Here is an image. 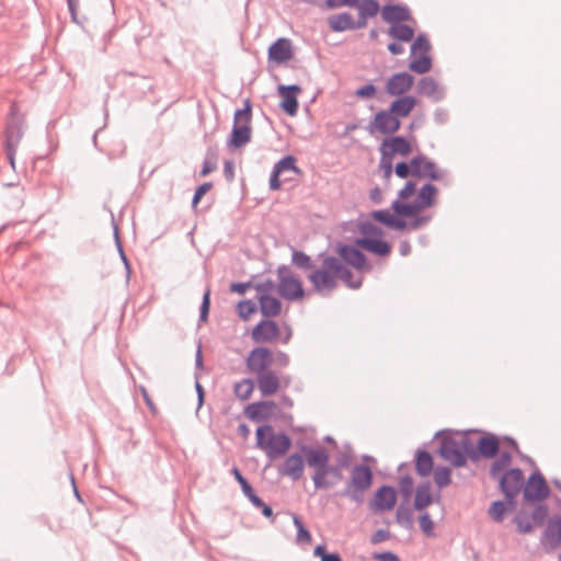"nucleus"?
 <instances>
[{"mask_svg": "<svg viewBox=\"0 0 561 561\" xmlns=\"http://www.w3.org/2000/svg\"><path fill=\"white\" fill-rule=\"evenodd\" d=\"M300 450L305 455L307 466L314 469L311 479L316 490L332 489L343 480L342 470L330 463V455L324 447L302 445Z\"/></svg>", "mask_w": 561, "mask_h": 561, "instance_id": "1", "label": "nucleus"}, {"mask_svg": "<svg viewBox=\"0 0 561 561\" xmlns=\"http://www.w3.org/2000/svg\"><path fill=\"white\" fill-rule=\"evenodd\" d=\"M340 259L327 255L322 259L321 266L313 268L308 275L309 282L316 293L321 296H329L337 287V271Z\"/></svg>", "mask_w": 561, "mask_h": 561, "instance_id": "2", "label": "nucleus"}, {"mask_svg": "<svg viewBox=\"0 0 561 561\" xmlns=\"http://www.w3.org/2000/svg\"><path fill=\"white\" fill-rule=\"evenodd\" d=\"M374 474L369 466L359 463L351 470V476L345 488L340 493L341 496L350 499L357 505L363 504L365 492L371 486Z\"/></svg>", "mask_w": 561, "mask_h": 561, "instance_id": "3", "label": "nucleus"}, {"mask_svg": "<svg viewBox=\"0 0 561 561\" xmlns=\"http://www.w3.org/2000/svg\"><path fill=\"white\" fill-rule=\"evenodd\" d=\"M251 119L252 104L249 99H245L243 101V108H239L234 113L231 135L227 141L229 147L240 148L251 140Z\"/></svg>", "mask_w": 561, "mask_h": 561, "instance_id": "4", "label": "nucleus"}, {"mask_svg": "<svg viewBox=\"0 0 561 561\" xmlns=\"http://www.w3.org/2000/svg\"><path fill=\"white\" fill-rule=\"evenodd\" d=\"M370 217L386 227L398 231H403L405 229L415 231L426 226L431 220V216H420L419 214L416 217H411L412 220L408 222L403 218L392 215L388 209L374 210L370 213Z\"/></svg>", "mask_w": 561, "mask_h": 561, "instance_id": "5", "label": "nucleus"}, {"mask_svg": "<svg viewBox=\"0 0 561 561\" xmlns=\"http://www.w3.org/2000/svg\"><path fill=\"white\" fill-rule=\"evenodd\" d=\"M263 431V428H256V447L264 450L270 460L286 455L291 446L290 437L285 433L276 435L273 431L265 444L262 440Z\"/></svg>", "mask_w": 561, "mask_h": 561, "instance_id": "6", "label": "nucleus"}, {"mask_svg": "<svg viewBox=\"0 0 561 561\" xmlns=\"http://www.w3.org/2000/svg\"><path fill=\"white\" fill-rule=\"evenodd\" d=\"M401 127V122L389 110H381L375 114L374 118L366 126V130L374 135L380 133L382 135H393Z\"/></svg>", "mask_w": 561, "mask_h": 561, "instance_id": "7", "label": "nucleus"}, {"mask_svg": "<svg viewBox=\"0 0 561 561\" xmlns=\"http://www.w3.org/2000/svg\"><path fill=\"white\" fill-rule=\"evenodd\" d=\"M540 545L546 552H553L561 546V516L556 515L547 520L540 536Z\"/></svg>", "mask_w": 561, "mask_h": 561, "instance_id": "8", "label": "nucleus"}, {"mask_svg": "<svg viewBox=\"0 0 561 561\" xmlns=\"http://www.w3.org/2000/svg\"><path fill=\"white\" fill-rule=\"evenodd\" d=\"M550 489L539 470L534 471L523 491L524 500L527 502L541 501L548 497Z\"/></svg>", "mask_w": 561, "mask_h": 561, "instance_id": "9", "label": "nucleus"}, {"mask_svg": "<svg viewBox=\"0 0 561 561\" xmlns=\"http://www.w3.org/2000/svg\"><path fill=\"white\" fill-rule=\"evenodd\" d=\"M24 117L15 113V105L11 106L10 118L5 128L4 147L18 148L24 136Z\"/></svg>", "mask_w": 561, "mask_h": 561, "instance_id": "10", "label": "nucleus"}, {"mask_svg": "<svg viewBox=\"0 0 561 561\" xmlns=\"http://www.w3.org/2000/svg\"><path fill=\"white\" fill-rule=\"evenodd\" d=\"M297 159L291 156H285L279 161H277L272 170L271 176H270V188L272 191H278L282 187V181L280 175H284L287 172H294L297 175H300L302 171L300 168L296 164Z\"/></svg>", "mask_w": 561, "mask_h": 561, "instance_id": "11", "label": "nucleus"}, {"mask_svg": "<svg viewBox=\"0 0 561 561\" xmlns=\"http://www.w3.org/2000/svg\"><path fill=\"white\" fill-rule=\"evenodd\" d=\"M413 167V176L427 178L432 181H438L444 178L445 171L437 168L434 161L427 159L424 154H417L411 159Z\"/></svg>", "mask_w": 561, "mask_h": 561, "instance_id": "12", "label": "nucleus"}, {"mask_svg": "<svg viewBox=\"0 0 561 561\" xmlns=\"http://www.w3.org/2000/svg\"><path fill=\"white\" fill-rule=\"evenodd\" d=\"M438 454L454 467H463L467 463L466 457H463L458 446L457 438L451 436L442 437Z\"/></svg>", "mask_w": 561, "mask_h": 561, "instance_id": "13", "label": "nucleus"}, {"mask_svg": "<svg viewBox=\"0 0 561 561\" xmlns=\"http://www.w3.org/2000/svg\"><path fill=\"white\" fill-rule=\"evenodd\" d=\"M497 480L501 491L507 493L511 497L513 494H518L525 483L524 472L519 468L505 471Z\"/></svg>", "mask_w": 561, "mask_h": 561, "instance_id": "14", "label": "nucleus"}, {"mask_svg": "<svg viewBox=\"0 0 561 561\" xmlns=\"http://www.w3.org/2000/svg\"><path fill=\"white\" fill-rule=\"evenodd\" d=\"M414 84V77L407 72H397L388 78L386 92L391 96H403Z\"/></svg>", "mask_w": 561, "mask_h": 561, "instance_id": "15", "label": "nucleus"}, {"mask_svg": "<svg viewBox=\"0 0 561 561\" xmlns=\"http://www.w3.org/2000/svg\"><path fill=\"white\" fill-rule=\"evenodd\" d=\"M280 330L278 324L270 319L261 320L252 329V340L257 344L271 343L278 339Z\"/></svg>", "mask_w": 561, "mask_h": 561, "instance_id": "16", "label": "nucleus"}, {"mask_svg": "<svg viewBox=\"0 0 561 561\" xmlns=\"http://www.w3.org/2000/svg\"><path fill=\"white\" fill-rule=\"evenodd\" d=\"M273 363V353L266 347H255L247 358V367L257 375L270 370Z\"/></svg>", "mask_w": 561, "mask_h": 561, "instance_id": "17", "label": "nucleus"}, {"mask_svg": "<svg viewBox=\"0 0 561 561\" xmlns=\"http://www.w3.org/2000/svg\"><path fill=\"white\" fill-rule=\"evenodd\" d=\"M278 294L287 300L295 301L302 299L305 291L300 279L297 277H282L277 285Z\"/></svg>", "mask_w": 561, "mask_h": 561, "instance_id": "18", "label": "nucleus"}, {"mask_svg": "<svg viewBox=\"0 0 561 561\" xmlns=\"http://www.w3.org/2000/svg\"><path fill=\"white\" fill-rule=\"evenodd\" d=\"M337 253L345 263L356 270H364L365 267L369 270L366 255L358 248L350 244H339Z\"/></svg>", "mask_w": 561, "mask_h": 561, "instance_id": "19", "label": "nucleus"}, {"mask_svg": "<svg viewBox=\"0 0 561 561\" xmlns=\"http://www.w3.org/2000/svg\"><path fill=\"white\" fill-rule=\"evenodd\" d=\"M268 60L283 64L293 58L291 41L286 37L277 38L268 48Z\"/></svg>", "mask_w": 561, "mask_h": 561, "instance_id": "20", "label": "nucleus"}, {"mask_svg": "<svg viewBox=\"0 0 561 561\" xmlns=\"http://www.w3.org/2000/svg\"><path fill=\"white\" fill-rule=\"evenodd\" d=\"M300 87L297 84L279 85L278 92L283 98L280 108L288 115L294 116L298 111L297 94L300 92Z\"/></svg>", "mask_w": 561, "mask_h": 561, "instance_id": "21", "label": "nucleus"}, {"mask_svg": "<svg viewBox=\"0 0 561 561\" xmlns=\"http://www.w3.org/2000/svg\"><path fill=\"white\" fill-rule=\"evenodd\" d=\"M397 502V494L392 486L381 485L375 493L371 508L375 511H390Z\"/></svg>", "mask_w": 561, "mask_h": 561, "instance_id": "22", "label": "nucleus"}, {"mask_svg": "<svg viewBox=\"0 0 561 561\" xmlns=\"http://www.w3.org/2000/svg\"><path fill=\"white\" fill-rule=\"evenodd\" d=\"M304 457L305 455L295 453L286 458L280 474L289 477L293 481H298L304 476Z\"/></svg>", "mask_w": 561, "mask_h": 561, "instance_id": "23", "label": "nucleus"}, {"mask_svg": "<svg viewBox=\"0 0 561 561\" xmlns=\"http://www.w3.org/2000/svg\"><path fill=\"white\" fill-rule=\"evenodd\" d=\"M382 19L392 24L402 23L412 19L408 7L401 4H387L381 11Z\"/></svg>", "mask_w": 561, "mask_h": 561, "instance_id": "24", "label": "nucleus"}, {"mask_svg": "<svg viewBox=\"0 0 561 561\" xmlns=\"http://www.w3.org/2000/svg\"><path fill=\"white\" fill-rule=\"evenodd\" d=\"M355 243L357 247L379 256H387L391 252L390 243L381 238H358Z\"/></svg>", "mask_w": 561, "mask_h": 561, "instance_id": "25", "label": "nucleus"}, {"mask_svg": "<svg viewBox=\"0 0 561 561\" xmlns=\"http://www.w3.org/2000/svg\"><path fill=\"white\" fill-rule=\"evenodd\" d=\"M385 148L390 154H400L402 157H407L412 151V146L410 141L403 136H394L391 138H385L380 145Z\"/></svg>", "mask_w": 561, "mask_h": 561, "instance_id": "26", "label": "nucleus"}, {"mask_svg": "<svg viewBox=\"0 0 561 561\" xmlns=\"http://www.w3.org/2000/svg\"><path fill=\"white\" fill-rule=\"evenodd\" d=\"M500 451V442L494 434L482 436L477 442L478 458H494Z\"/></svg>", "mask_w": 561, "mask_h": 561, "instance_id": "27", "label": "nucleus"}, {"mask_svg": "<svg viewBox=\"0 0 561 561\" xmlns=\"http://www.w3.org/2000/svg\"><path fill=\"white\" fill-rule=\"evenodd\" d=\"M415 105L416 99L413 95H403L392 101L388 110L400 119L409 116Z\"/></svg>", "mask_w": 561, "mask_h": 561, "instance_id": "28", "label": "nucleus"}, {"mask_svg": "<svg viewBox=\"0 0 561 561\" xmlns=\"http://www.w3.org/2000/svg\"><path fill=\"white\" fill-rule=\"evenodd\" d=\"M257 386L264 397L273 396L279 388V379L275 371L270 369L257 375Z\"/></svg>", "mask_w": 561, "mask_h": 561, "instance_id": "29", "label": "nucleus"}, {"mask_svg": "<svg viewBox=\"0 0 561 561\" xmlns=\"http://www.w3.org/2000/svg\"><path fill=\"white\" fill-rule=\"evenodd\" d=\"M275 407L273 401H260L249 404L244 413L245 415L255 422L264 421L270 416L271 409Z\"/></svg>", "mask_w": 561, "mask_h": 561, "instance_id": "30", "label": "nucleus"}, {"mask_svg": "<svg viewBox=\"0 0 561 561\" xmlns=\"http://www.w3.org/2000/svg\"><path fill=\"white\" fill-rule=\"evenodd\" d=\"M393 215L400 218L416 217L424 208L421 207L420 203L415 199L413 203H404L400 199H396L391 204Z\"/></svg>", "mask_w": 561, "mask_h": 561, "instance_id": "31", "label": "nucleus"}, {"mask_svg": "<svg viewBox=\"0 0 561 561\" xmlns=\"http://www.w3.org/2000/svg\"><path fill=\"white\" fill-rule=\"evenodd\" d=\"M259 302H260V310H261L262 314L266 318L276 317L282 311L280 300L271 295H267V294L260 295Z\"/></svg>", "mask_w": 561, "mask_h": 561, "instance_id": "32", "label": "nucleus"}, {"mask_svg": "<svg viewBox=\"0 0 561 561\" xmlns=\"http://www.w3.org/2000/svg\"><path fill=\"white\" fill-rule=\"evenodd\" d=\"M417 93L432 98L434 101L443 99V92L439 90L436 80L432 77H423L417 83Z\"/></svg>", "mask_w": 561, "mask_h": 561, "instance_id": "33", "label": "nucleus"}, {"mask_svg": "<svg viewBox=\"0 0 561 561\" xmlns=\"http://www.w3.org/2000/svg\"><path fill=\"white\" fill-rule=\"evenodd\" d=\"M328 24L333 32L353 30V16L348 12L333 14L328 18Z\"/></svg>", "mask_w": 561, "mask_h": 561, "instance_id": "34", "label": "nucleus"}, {"mask_svg": "<svg viewBox=\"0 0 561 561\" xmlns=\"http://www.w3.org/2000/svg\"><path fill=\"white\" fill-rule=\"evenodd\" d=\"M433 457L426 450H417L415 456V470L419 476L427 477L433 471Z\"/></svg>", "mask_w": 561, "mask_h": 561, "instance_id": "35", "label": "nucleus"}, {"mask_svg": "<svg viewBox=\"0 0 561 561\" xmlns=\"http://www.w3.org/2000/svg\"><path fill=\"white\" fill-rule=\"evenodd\" d=\"M388 35L399 42H411L414 38V30L408 24H392L388 31Z\"/></svg>", "mask_w": 561, "mask_h": 561, "instance_id": "36", "label": "nucleus"}, {"mask_svg": "<svg viewBox=\"0 0 561 561\" xmlns=\"http://www.w3.org/2000/svg\"><path fill=\"white\" fill-rule=\"evenodd\" d=\"M433 502L430 482H423L417 485L414 496V508L421 511Z\"/></svg>", "mask_w": 561, "mask_h": 561, "instance_id": "37", "label": "nucleus"}, {"mask_svg": "<svg viewBox=\"0 0 561 561\" xmlns=\"http://www.w3.org/2000/svg\"><path fill=\"white\" fill-rule=\"evenodd\" d=\"M437 192L438 191L435 185L426 183L421 187L416 201L423 208L431 207L432 205L435 204Z\"/></svg>", "mask_w": 561, "mask_h": 561, "instance_id": "38", "label": "nucleus"}, {"mask_svg": "<svg viewBox=\"0 0 561 561\" xmlns=\"http://www.w3.org/2000/svg\"><path fill=\"white\" fill-rule=\"evenodd\" d=\"M511 462L512 455L508 451H502L490 467V477L492 479H497L500 476H502L501 473L510 466Z\"/></svg>", "mask_w": 561, "mask_h": 561, "instance_id": "39", "label": "nucleus"}, {"mask_svg": "<svg viewBox=\"0 0 561 561\" xmlns=\"http://www.w3.org/2000/svg\"><path fill=\"white\" fill-rule=\"evenodd\" d=\"M337 279L343 280L347 287L358 289L362 286V276L354 277L353 272L340 261V268L337 271Z\"/></svg>", "mask_w": 561, "mask_h": 561, "instance_id": "40", "label": "nucleus"}, {"mask_svg": "<svg viewBox=\"0 0 561 561\" xmlns=\"http://www.w3.org/2000/svg\"><path fill=\"white\" fill-rule=\"evenodd\" d=\"M232 474L237 482L240 484L243 494L249 499L252 504L259 503V496L255 494L253 488L248 480L242 476L241 471L237 468H232Z\"/></svg>", "mask_w": 561, "mask_h": 561, "instance_id": "41", "label": "nucleus"}, {"mask_svg": "<svg viewBox=\"0 0 561 561\" xmlns=\"http://www.w3.org/2000/svg\"><path fill=\"white\" fill-rule=\"evenodd\" d=\"M291 263L300 270L310 271L314 268L311 257L302 251L294 250L291 254Z\"/></svg>", "mask_w": 561, "mask_h": 561, "instance_id": "42", "label": "nucleus"}, {"mask_svg": "<svg viewBox=\"0 0 561 561\" xmlns=\"http://www.w3.org/2000/svg\"><path fill=\"white\" fill-rule=\"evenodd\" d=\"M457 443L466 459L470 458L473 461L478 460L477 446L474 447V444L467 435H463L457 439Z\"/></svg>", "mask_w": 561, "mask_h": 561, "instance_id": "43", "label": "nucleus"}, {"mask_svg": "<svg viewBox=\"0 0 561 561\" xmlns=\"http://www.w3.org/2000/svg\"><path fill=\"white\" fill-rule=\"evenodd\" d=\"M431 68L432 58L425 54H422V56L419 59H414L409 64V69L419 75L428 72Z\"/></svg>", "mask_w": 561, "mask_h": 561, "instance_id": "44", "label": "nucleus"}, {"mask_svg": "<svg viewBox=\"0 0 561 561\" xmlns=\"http://www.w3.org/2000/svg\"><path fill=\"white\" fill-rule=\"evenodd\" d=\"M507 511L505 502L499 500L491 503L488 514L494 522L502 523Z\"/></svg>", "mask_w": 561, "mask_h": 561, "instance_id": "45", "label": "nucleus"}, {"mask_svg": "<svg viewBox=\"0 0 561 561\" xmlns=\"http://www.w3.org/2000/svg\"><path fill=\"white\" fill-rule=\"evenodd\" d=\"M397 523L409 529L413 526V512L410 507L400 505L396 513Z\"/></svg>", "mask_w": 561, "mask_h": 561, "instance_id": "46", "label": "nucleus"}, {"mask_svg": "<svg viewBox=\"0 0 561 561\" xmlns=\"http://www.w3.org/2000/svg\"><path fill=\"white\" fill-rule=\"evenodd\" d=\"M254 389V383L251 379H243L234 385V394L241 400L250 398Z\"/></svg>", "mask_w": 561, "mask_h": 561, "instance_id": "47", "label": "nucleus"}, {"mask_svg": "<svg viewBox=\"0 0 561 561\" xmlns=\"http://www.w3.org/2000/svg\"><path fill=\"white\" fill-rule=\"evenodd\" d=\"M293 522L295 527L297 528L296 541L298 543H309L311 541V534L306 528L300 517L296 514H293Z\"/></svg>", "mask_w": 561, "mask_h": 561, "instance_id": "48", "label": "nucleus"}, {"mask_svg": "<svg viewBox=\"0 0 561 561\" xmlns=\"http://www.w3.org/2000/svg\"><path fill=\"white\" fill-rule=\"evenodd\" d=\"M432 46L427 38V36L423 33L419 34L411 45V55H415L417 53H422L428 55Z\"/></svg>", "mask_w": 561, "mask_h": 561, "instance_id": "49", "label": "nucleus"}, {"mask_svg": "<svg viewBox=\"0 0 561 561\" xmlns=\"http://www.w3.org/2000/svg\"><path fill=\"white\" fill-rule=\"evenodd\" d=\"M362 238H382L383 230L370 221H363L358 226Z\"/></svg>", "mask_w": 561, "mask_h": 561, "instance_id": "50", "label": "nucleus"}, {"mask_svg": "<svg viewBox=\"0 0 561 561\" xmlns=\"http://www.w3.org/2000/svg\"><path fill=\"white\" fill-rule=\"evenodd\" d=\"M357 10L358 13L363 14V16H368L370 19L378 14L380 5L377 0H360Z\"/></svg>", "mask_w": 561, "mask_h": 561, "instance_id": "51", "label": "nucleus"}, {"mask_svg": "<svg viewBox=\"0 0 561 561\" xmlns=\"http://www.w3.org/2000/svg\"><path fill=\"white\" fill-rule=\"evenodd\" d=\"M379 151H380V168L382 169L383 171V176L386 179H389L391 175H392V172H393V163H392V159H393V156L390 154V152H388L385 148H382L381 146L379 147Z\"/></svg>", "mask_w": 561, "mask_h": 561, "instance_id": "52", "label": "nucleus"}, {"mask_svg": "<svg viewBox=\"0 0 561 561\" xmlns=\"http://www.w3.org/2000/svg\"><path fill=\"white\" fill-rule=\"evenodd\" d=\"M451 470L447 467H437L434 471V482L439 489L450 484Z\"/></svg>", "mask_w": 561, "mask_h": 561, "instance_id": "53", "label": "nucleus"}, {"mask_svg": "<svg viewBox=\"0 0 561 561\" xmlns=\"http://www.w3.org/2000/svg\"><path fill=\"white\" fill-rule=\"evenodd\" d=\"M216 169H217V154L215 151L209 149L204 159L203 168L199 172V175L206 176L210 172L215 171Z\"/></svg>", "mask_w": 561, "mask_h": 561, "instance_id": "54", "label": "nucleus"}, {"mask_svg": "<svg viewBox=\"0 0 561 561\" xmlns=\"http://www.w3.org/2000/svg\"><path fill=\"white\" fill-rule=\"evenodd\" d=\"M548 506L546 504L537 505L531 512V519L534 525L542 526L545 523L547 524L548 518Z\"/></svg>", "mask_w": 561, "mask_h": 561, "instance_id": "55", "label": "nucleus"}, {"mask_svg": "<svg viewBox=\"0 0 561 561\" xmlns=\"http://www.w3.org/2000/svg\"><path fill=\"white\" fill-rule=\"evenodd\" d=\"M237 311L241 319L248 320L256 311V305L252 300H242L238 304Z\"/></svg>", "mask_w": 561, "mask_h": 561, "instance_id": "56", "label": "nucleus"}, {"mask_svg": "<svg viewBox=\"0 0 561 561\" xmlns=\"http://www.w3.org/2000/svg\"><path fill=\"white\" fill-rule=\"evenodd\" d=\"M313 554L320 558L321 561H342L337 552H329L323 545H318L314 548Z\"/></svg>", "mask_w": 561, "mask_h": 561, "instance_id": "57", "label": "nucleus"}, {"mask_svg": "<svg viewBox=\"0 0 561 561\" xmlns=\"http://www.w3.org/2000/svg\"><path fill=\"white\" fill-rule=\"evenodd\" d=\"M210 308V289H207L202 299L201 308H199V321L206 322L209 314Z\"/></svg>", "mask_w": 561, "mask_h": 561, "instance_id": "58", "label": "nucleus"}, {"mask_svg": "<svg viewBox=\"0 0 561 561\" xmlns=\"http://www.w3.org/2000/svg\"><path fill=\"white\" fill-rule=\"evenodd\" d=\"M413 479L410 476H404L399 481L400 492L403 497L409 499L413 493Z\"/></svg>", "mask_w": 561, "mask_h": 561, "instance_id": "59", "label": "nucleus"}, {"mask_svg": "<svg viewBox=\"0 0 561 561\" xmlns=\"http://www.w3.org/2000/svg\"><path fill=\"white\" fill-rule=\"evenodd\" d=\"M513 523L516 524L517 530L520 534H530L534 531V524L526 517L517 515L514 517Z\"/></svg>", "mask_w": 561, "mask_h": 561, "instance_id": "60", "label": "nucleus"}, {"mask_svg": "<svg viewBox=\"0 0 561 561\" xmlns=\"http://www.w3.org/2000/svg\"><path fill=\"white\" fill-rule=\"evenodd\" d=\"M420 527L423 530V533L426 536H433L434 535V523L432 518L430 517L428 513H424L420 517Z\"/></svg>", "mask_w": 561, "mask_h": 561, "instance_id": "61", "label": "nucleus"}, {"mask_svg": "<svg viewBox=\"0 0 561 561\" xmlns=\"http://www.w3.org/2000/svg\"><path fill=\"white\" fill-rule=\"evenodd\" d=\"M213 187V184L210 182H205L202 185H199L192 199V207H196L197 204L201 202L202 197Z\"/></svg>", "mask_w": 561, "mask_h": 561, "instance_id": "62", "label": "nucleus"}, {"mask_svg": "<svg viewBox=\"0 0 561 561\" xmlns=\"http://www.w3.org/2000/svg\"><path fill=\"white\" fill-rule=\"evenodd\" d=\"M394 172L398 178L400 179H407L409 175H413V167L411 165V162H398Z\"/></svg>", "mask_w": 561, "mask_h": 561, "instance_id": "63", "label": "nucleus"}, {"mask_svg": "<svg viewBox=\"0 0 561 561\" xmlns=\"http://www.w3.org/2000/svg\"><path fill=\"white\" fill-rule=\"evenodd\" d=\"M376 94V87L373 83L365 84L358 88L355 95L360 99H370Z\"/></svg>", "mask_w": 561, "mask_h": 561, "instance_id": "64", "label": "nucleus"}]
</instances>
